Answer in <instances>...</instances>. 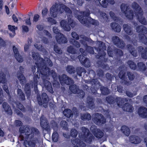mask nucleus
<instances>
[{
    "label": "nucleus",
    "mask_w": 147,
    "mask_h": 147,
    "mask_svg": "<svg viewBox=\"0 0 147 147\" xmlns=\"http://www.w3.org/2000/svg\"><path fill=\"white\" fill-rule=\"evenodd\" d=\"M32 57L36 62L35 64L37 66V71L34 74L33 81H31L30 83H27L25 84L24 91L27 98H29L31 94V88H32L34 86V90L35 94L37 95V100L38 104L42 105V104L40 92L38 88V79L40 78L39 71L41 69L43 68L47 65L45 60L41 57L38 53L32 52Z\"/></svg>",
    "instance_id": "nucleus-1"
},
{
    "label": "nucleus",
    "mask_w": 147,
    "mask_h": 147,
    "mask_svg": "<svg viewBox=\"0 0 147 147\" xmlns=\"http://www.w3.org/2000/svg\"><path fill=\"white\" fill-rule=\"evenodd\" d=\"M82 134L79 135L80 139L77 138L74 140L76 146L79 147L85 146L86 145L83 141L86 143H90L92 142L93 137L88 128L83 127L82 128Z\"/></svg>",
    "instance_id": "nucleus-2"
},
{
    "label": "nucleus",
    "mask_w": 147,
    "mask_h": 147,
    "mask_svg": "<svg viewBox=\"0 0 147 147\" xmlns=\"http://www.w3.org/2000/svg\"><path fill=\"white\" fill-rule=\"evenodd\" d=\"M131 7L135 12V15L138 21L143 25H146L147 21L143 16V11L140 5L136 2L134 1L131 4Z\"/></svg>",
    "instance_id": "nucleus-3"
},
{
    "label": "nucleus",
    "mask_w": 147,
    "mask_h": 147,
    "mask_svg": "<svg viewBox=\"0 0 147 147\" xmlns=\"http://www.w3.org/2000/svg\"><path fill=\"white\" fill-rule=\"evenodd\" d=\"M50 68L47 65L43 68L41 69L39 71L40 77H41L42 80H45L51 75L54 80L58 79V76L57 73L53 70L51 71Z\"/></svg>",
    "instance_id": "nucleus-4"
},
{
    "label": "nucleus",
    "mask_w": 147,
    "mask_h": 147,
    "mask_svg": "<svg viewBox=\"0 0 147 147\" xmlns=\"http://www.w3.org/2000/svg\"><path fill=\"white\" fill-rule=\"evenodd\" d=\"M61 7L66 13L70 14L72 13L71 11L67 6L63 5L61 7V6L59 7V5L57 3H55V5H53L50 8V13L51 16L54 18L57 17L58 12L61 10Z\"/></svg>",
    "instance_id": "nucleus-5"
},
{
    "label": "nucleus",
    "mask_w": 147,
    "mask_h": 147,
    "mask_svg": "<svg viewBox=\"0 0 147 147\" xmlns=\"http://www.w3.org/2000/svg\"><path fill=\"white\" fill-rule=\"evenodd\" d=\"M106 100L109 104H114L116 102L117 105L120 107H121L125 102L128 101V99L127 98H123L116 96L115 98L112 95H109L106 98Z\"/></svg>",
    "instance_id": "nucleus-6"
},
{
    "label": "nucleus",
    "mask_w": 147,
    "mask_h": 147,
    "mask_svg": "<svg viewBox=\"0 0 147 147\" xmlns=\"http://www.w3.org/2000/svg\"><path fill=\"white\" fill-rule=\"evenodd\" d=\"M96 49L98 51V55H96V57L98 59H101V61H98L97 63L99 66L103 69H105L106 68L107 65L105 64L103 62H106L108 60V59L105 58L106 53L104 51L102 50L100 47L96 48Z\"/></svg>",
    "instance_id": "nucleus-7"
},
{
    "label": "nucleus",
    "mask_w": 147,
    "mask_h": 147,
    "mask_svg": "<svg viewBox=\"0 0 147 147\" xmlns=\"http://www.w3.org/2000/svg\"><path fill=\"white\" fill-rule=\"evenodd\" d=\"M77 18L82 24H85L87 26H89L90 24L94 26H97L99 24L98 21L90 17L89 20L87 18H84L82 15H78L77 16Z\"/></svg>",
    "instance_id": "nucleus-8"
},
{
    "label": "nucleus",
    "mask_w": 147,
    "mask_h": 147,
    "mask_svg": "<svg viewBox=\"0 0 147 147\" xmlns=\"http://www.w3.org/2000/svg\"><path fill=\"white\" fill-rule=\"evenodd\" d=\"M120 7L121 11L128 19L129 20L133 19L134 16L133 11L130 9L128 5L125 3H122Z\"/></svg>",
    "instance_id": "nucleus-9"
},
{
    "label": "nucleus",
    "mask_w": 147,
    "mask_h": 147,
    "mask_svg": "<svg viewBox=\"0 0 147 147\" xmlns=\"http://www.w3.org/2000/svg\"><path fill=\"white\" fill-rule=\"evenodd\" d=\"M19 137L21 141H24V144L26 147H34L35 146V143L33 140L32 141V140H33L34 137L32 138L30 136L24 137L23 135L20 134Z\"/></svg>",
    "instance_id": "nucleus-10"
},
{
    "label": "nucleus",
    "mask_w": 147,
    "mask_h": 147,
    "mask_svg": "<svg viewBox=\"0 0 147 147\" xmlns=\"http://www.w3.org/2000/svg\"><path fill=\"white\" fill-rule=\"evenodd\" d=\"M92 120L95 124L98 125H102L106 122V119L103 115L99 113H95Z\"/></svg>",
    "instance_id": "nucleus-11"
},
{
    "label": "nucleus",
    "mask_w": 147,
    "mask_h": 147,
    "mask_svg": "<svg viewBox=\"0 0 147 147\" xmlns=\"http://www.w3.org/2000/svg\"><path fill=\"white\" fill-rule=\"evenodd\" d=\"M24 126H20L19 129V131L20 134L25 133V136L24 137H28L29 136L32 137L34 136V132L32 129L28 127H26L24 128Z\"/></svg>",
    "instance_id": "nucleus-12"
},
{
    "label": "nucleus",
    "mask_w": 147,
    "mask_h": 147,
    "mask_svg": "<svg viewBox=\"0 0 147 147\" xmlns=\"http://www.w3.org/2000/svg\"><path fill=\"white\" fill-rule=\"evenodd\" d=\"M61 26L65 31H69L71 30V27L72 28L74 26V23L72 21L69 23V22H67V21L64 20H61L60 22Z\"/></svg>",
    "instance_id": "nucleus-13"
},
{
    "label": "nucleus",
    "mask_w": 147,
    "mask_h": 147,
    "mask_svg": "<svg viewBox=\"0 0 147 147\" xmlns=\"http://www.w3.org/2000/svg\"><path fill=\"white\" fill-rule=\"evenodd\" d=\"M112 40L114 45L117 47L123 49L125 47V45L124 41L117 36H113L112 38Z\"/></svg>",
    "instance_id": "nucleus-14"
},
{
    "label": "nucleus",
    "mask_w": 147,
    "mask_h": 147,
    "mask_svg": "<svg viewBox=\"0 0 147 147\" xmlns=\"http://www.w3.org/2000/svg\"><path fill=\"white\" fill-rule=\"evenodd\" d=\"M40 125L43 130H45L48 132H50V127L47 121L44 118V117L40 118Z\"/></svg>",
    "instance_id": "nucleus-15"
},
{
    "label": "nucleus",
    "mask_w": 147,
    "mask_h": 147,
    "mask_svg": "<svg viewBox=\"0 0 147 147\" xmlns=\"http://www.w3.org/2000/svg\"><path fill=\"white\" fill-rule=\"evenodd\" d=\"M78 58L81 63L84 66L87 67H90V63L88 58H86L82 55L78 56Z\"/></svg>",
    "instance_id": "nucleus-16"
},
{
    "label": "nucleus",
    "mask_w": 147,
    "mask_h": 147,
    "mask_svg": "<svg viewBox=\"0 0 147 147\" xmlns=\"http://www.w3.org/2000/svg\"><path fill=\"white\" fill-rule=\"evenodd\" d=\"M138 52L139 55H140L142 58L147 59V47L144 48L141 46H139L137 48Z\"/></svg>",
    "instance_id": "nucleus-17"
},
{
    "label": "nucleus",
    "mask_w": 147,
    "mask_h": 147,
    "mask_svg": "<svg viewBox=\"0 0 147 147\" xmlns=\"http://www.w3.org/2000/svg\"><path fill=\"white\" fill-rule=\"evenodd\" d=\"M55 37L57 41L59 44H65L67 42V38L62 33H60V34L57 35Z\"/></svg>",
    "instance_id": "nucleus-18"
},
{
    "label": "nucleus",
    "mask_w": 147,
    "mask_h": 147,
    "mask_svg": "<svg viewBox=\"0 0 147 147\" xmlns=\"http://www.w3.org/2000/svg\"><path fill=\"white\" fill-rule=\"evenodd\" d=\"M13 49L16 59L20 63L22 62L23 61L22 57L20 55L18 49L15 46H13Z\"/></svg>",
    "instance_id": "nucleus-19"
},
{
    "label": "nucleus",
    "mask_w": 147,
    "mask_h": 147,
    "mask_svg": "<svg viewBox=\"0 0 147 147\" xmlns=\"http://www.w3.org/2000/svg\"><path fill=\"white\" fill-rule=\"evenodd\" d=\"M138 113L139 115L143 118H147V108L141 107L138 109Z\"/></svg>",
    "instance_id": "nucleus-20"
},
{
    "label": "nucleus",
    "mask_w": 147,
    "mask_h": 147,
    "mask_svg": "<svg viewBox=\"0 0 147 147\" xmlns=\"http://www.w3.org/2000/svg\"><path fill=\"white\" fill-rule=\"evenodd\" d=\"M87 104L88 107L90 109H94L95 107L94 99L92 97H88L87 98Z\"/></svg>",
    "instance_id": "nucleus-21"
},
{
    "label": "nucleus",
    "mask_w": 147,
    "mask_h": 147,
    "mask_svg": "<svg viewBox=\"0 0 147 147\" xmlns=\"http://www.w3.org/2000/svg\"><path fill=\"white\" fill-rule=\"evenodd\" d=\"M129 141L132 144H136L141 142V140L137 136L132 135L129 137Z\"/></svg>",
    "instance_id": "nucleus-22"
},
{
    "label": "nucleus",
    "mask_w": 147,
    "mask_h": 147,
    "mask_svg": "<svg viewBox=\"0 0 147 147\" xmlns=\"http://www.w3.org/2000/svg\"><path fill=\"white\" fill-rule=\"evenodd\" d=\"M2 106L5 112L8 115H12V111L11 108L7 103L5 102H3Z\"/></svg>",
    "instance_id": "nucleus-23"
},
{
    "label": "nucleus",
    "mask_w": 147,
    "mask_h": 147,
    "mask_svg": "<svg viewBox=\"0 0 147 147\" xmlns=\"http://www.w3.org/2000/svg\"><path fill=\"white\" fill-rule=\"evenodd\" d=\"M124 104L121 107H122V109L124 111L131 113L133 112L134 110V108L129 103H127Z\"/></svg>",
    "instance_id": "nucleus-24"
},
{
    "label": "nucleus",
    "mask_w": 147,
    "mask_h": 147,
    "mask_svg": "<svg viewBox=\"0 0 147 147\" xmlns=\"http://www.w3.org/2000/svg\"><path fill=\"white\" fill-rule=\"evenodd\" d=\"M123 29L126 33L129 35H131L133 34L132 28L127 24H124L123 25Z\"/></svg>",
    "instance_id": "nucleus-25"
},
{
    "label": "nucleus",
    "mask_w": 147,
    "mask_h": 147,
    "mask_svg": "<svg viewBox=\"0 0 147 147\" xmlns=\"http://www.w3.org/2000/svg\"><path fill=\"white\" fill-rule=\"evenodd\" d=\"M127 47L129 52L134 57H137L138 53L135 48L130 44L127 45Z\"/></svg>",
    "instance_id": "nucleus-26"
},
{
    "label": "nucleus",
    "mask_w": 147,
    "mask_h": 147,
    "mask_svg": "<svg viewBox=\"0 0 147 147\" xmlns=\"http://www.w3.org/2000/svg\"><path fill=\"white\" fill-rule=\"evenodd\" d=\"M17 77L19 80L20 84L23 86L26 82V79L24 75L22 73L17 74Z\"/></svg>",
    "instance_id": "nucleus-27"
},
{
    "label": "nucleus",
    "mask_w": 147,
    "mask_h": 147,
    "mask_svg": "<svg viewBox=\"0 0 147 147\" xmlns=\"http://www.w3.org/2000/svg\"><path fill=\"white\" fill-rule=\"evenodd\" d=\"M17 96L19 99L21 101H23L26 100L25 96L22 90L19 88L17 90Z\"/></svg>",
    "instance_id": "nucleus-28"
},
{
    "label": "nucleus",
    "mask_w": 147,
    "mask_h": 147,
    "mask_svg": "<svg viewBox=\"0 0 147 147\" xmlns=\"http://www.w3.org/2000/svg\"><path fill=\"white\" fill-rule=\"evenodd\" d=\"M111 26L112 29L116 32H120L121 30L120 26L116 22H112Z\"/></svg>",
    "instance_id": "nucleus-29"
},
{
    "label": "nucleus",
    "mask_w": 147,
    "mask_h": 147,
    "mask_svg": "<svg viewBox=\"0 0 147 147\" xmlns=\"http://www.w3.org/2000/svg\"><path fill=\"white\" fill-rule=\"evenodd\" d=\"M111 26L112 29L116 32H120L121 30L120 26L116 22H112Z\"/></svg>",
    "instance_id": "nucleus-30"
},
{
    "label": "nucleus",
    "mask_w": 147,
    "mask_h": 147,
    "mask_svg": "<svg viewBox=\"0 0 147 147\" xmlns=\"http://www.w3.org/2000/svg\"><path fill=\"white\" fill-rule=\"evenodd\" d=\"M137 67L139 71L143 72H145L147 69L145 64L142 62H139L137 63Z\"/></svg>",
    "instance_id": "nucleus-31"
},
{
    "label": "nucleus",
    "mask_w": 147,
    "mask_h": 147,
    "mask_svg": "<svg viewBox=\"0 0 147 147\" xmlns=\"http://www.w3.org/2000/svg\"><path fill=\"white\" fill-rule=\"evenodd\" d=\"M80 41L82 44L86 47V49L88 52L90 53H94V51L91 47L88 46L87 44L84 40H80Z\"/></svg>",
    "instance_id": "nucleus-32"
},
{
    "label": "nucleus",
    "mask_w": 147,
    "mask_h": 147,
    "mask_svg": "<svg viewBox=\"0 0 147 147\" xmlns=\"http://www.w3.org/2000/svg\"><path fill=\"white\" fill-rule=\"evenodd\" d=\"M121 130L125 136H128L130 133L129 128L126 125H123L121 127Z\"/></svg>",
    "instance_id": "nucleus-33"
},
{
    "label": "nucleus",
    "mask_w": 147,
    "mask_h": 147,
    "mask_svg": "<svg viewBox=\"0 0 147 147\" xmlns=\"http://www.w3.org/2000/svg\"><path fill=\"white\" fill-rule=\"evenodd\" d=\"M64 115L68 118H69L73 116V114L71 110L69 109H66L63 111Z\"/></svg>",
    "instance_id": "nucleus-34"
},
{
    "label": "nucleus",
    "mask_w": 147,
    "mask_h": 147,
    "mask_svg": "<svg viewBox=\"0 0 147 147\" xmlns=\"http://www.w3.org/2000/svg\"><path fill=\"white\" fill-rule=\"evenodd\" d=\"M81 119L83 121H89L91 119V116L88 113L81 114Z\"/></svg>",
    "instance_id": "nucleus-35"
},
{
    "label": "nucleus",
    "mask_w": 147,
    "mask_h": 147,
    "mask_svg": "<svg viewBox=\"0 0 147 147\" xmlns=\"http://www.w3.org/2000/svg\"><path fill=\"white\" fill-rule=\"evenodd\" d=\"M129 67L131 69L135 70L137 68V65L133 61L129 60L127 62Z\"/></svg>",
    "instance_id": "nucleus-36"
},
{
    "label": "nucleus",
    "mask_w": 147,
    "mask_h": 147,
    "mask_svg": "<svg viewBox=\"0 0 147 147\" xmlns=\"http://www.w3.org/2000/svg\"><path fill=\"white\" fill-rule=\"evenodd\" d=\"M101 93L104 95H107L110 92V90L107 87L101 86L100 88Z\"/></svg>",
    "instance_id": "nucleus-37"
},
{
    "label": "nucleus",
    "mask_w": 147,
    "mask_h": 147,
    "mask_svg": "<svg viewBox=\"0 0 147 147\" xmlns=\"http://www.w3.org/2000/svg\"><path fill=\"white\" fill-rule=\"evenodd\" d=\"M67 72L70 74H74L76 71L75 67L71 65H67L66 68Z\"/></svg>",
    "instance_id": "nucleus-38"
},
{
    "label": "nucleus",
    "mask_w": 147,
    "mask_h": 147,
    "mask_svg": "<svg viewBox=\"0 0 147 147\" xmlns=\"http://www.w3.org/2000/svg\"><path fill=\"white\" fill-rule=\"evenodd\" d=\"M125 71L123 70H120L118 74V76L119 78L122 80L127 82L126 81H125Z\"/></svg>",
    "instance_id": "nucleus-39"
},
{
    "label": "nucleus",
    "mask_w": 147,
    "mask_h": 147,
    "mask_svg": "<svg viewBox=\"0 0 147 147\" xmlns=\"http://www.w3.org/2000/svg\"><path fill=\"white\" fill-rule=\"evenodd\" d=\"M67 76L65 74H63L61 76H59L58 77L61 84H65Z\"/></svg>",
    "instance_id": "nucleus-40"
},
{
    "label": "nucleus",
    "mask_w": 147,
    "mask_h": 147,
    "mask_svg": "<svg viewBox=\"0 0 147 147\" xmlns=\"http://www.w3.org/2000/svg\"><path fill=\"white\" fill-rule=\"evenodd\" d=\"M6 80V75L2 72H0V83H5Z\"/></svg>",
    "instance_id": "nucleus-41"
},
{
    "label": "nucleus",
    "mask_w": 147,
    "mask_h": 147,
    "mask_svg": "<svg viewBox=\"0 0 147 147\" xmlns=\"http://www.w3.org/2000/svg\"><path fill=\"white\" fill-rule=\"evenodd\" d=\"M69 89L70 91L74 94H76L78 92V88L76 85L73 84L69 86Z\"/></svg>",
    "instance_id": "nucleus-42"
},
{
    "label": "nucleus",
    "mask_w": 147,
    "mask_h": 147,
    "mask_svg": "<svg viewBox=\"0 0 147 147\" xmlns=\"http://www.w3.org/2000/svg\"><path fill=\"white\" fill-rule=\"evenodd\" d=\"M57 131L55 130L53 132L52 136L53 141L55 142H56L58 141L59 138V135Z\"/></svg>",
    "instance_id": "nucleus-43"
},
{
    "label": "nucleus",
    "mask_w": 147,
    "mask_h": 147,
    "mask_svg": "<svg viewBox=\"0 0 147 147\" xmlns=\"http://www.w3.org/2000/svg\"><path fill=\"white\" fill-rule=\"evenodd\" d=\"M83 72H86V70L82 67H78L76 69V72L77 75L79 76H82V73Z\"/></svg>",
    "instance_id": "nucleus-44"
},
{
    "label": "nucleus",
    "mask_w": 147,
    "mask_h": 147,
    "mask_svg": "<svg viewBox=\"0 0 147 147\" xmlns=\"http://www.w3.org/2000/svg\"><path fill=\"white\" fill-rule=\"evenodd\" d=\"M60 126L62 127L63 129L67 130L68 128V123L65 120H62L61 121L60 123Z\"/></svg>",
    "instance_id": "nucleus-45"
},
{
    "label": "nucleus",
    "mask_w": 147,
    "mask_h": 147,
    "mask_svg": "<svg viewBox=\"0 0 147 147\" xmlns=\"http://www.w3.org/2000/svg\"><path fill=\"white\" fill-rule=\"evenodd\" d=\"M114 53L118 57H120L123 55V53L122 50L120 49H117L114 50Z\"/></svg>",
    "instance_id": "nucleus-46"
},
{
    "label": "nucleus",
    "mask_w": 147,
    "mask_h": 147,
    "mask_svg": "<svg viewBox=\"0 0 147 147\" xmlns=\"http://www.w3.org/2000/svg\"><path fill=\"white\" fill-rule=\"evenodd\" d=\"M104 134L103 132L100 129H99L94 135L96 138L100 139L103 136Z\"/></svg>",
    "instance_id": "nucleus-47"
},
{
    "label": "nucleus",
    "mask_w": 147,
    "mask_h": 147,
    "mask_svg": "<svg viewBox=\"0 0 147 147\" xmlns=\"http://www.w3.org/2000/svg\"><path fill=\"white\" fill-rule=\"evenodd\" d=\"M78 131L75 128H72L71 130L70 135L73 138H76L78 135Z\"/></svg>",
    "instance_id": "nucleus-48"
},
{
    "label": "nucleus",
    "mask_w": 147,
    "mask_h": 147,
    "mask_svg": "<svg viewBox=\"0 0 147 147\" xmlns=\"http://www.w3.org/2000/svg\"><path fill=\"white\" fill-rule=\"evenodd\" d=\"M100 14L103 18L104 22H107L108 21L109 17L105 13L102 11H101L100 13Z\"/></svg>",
    "instance_id": "nucleus-49"
},
{
    "label": "nucleus",
    "mask_w": 147,
    "mask_h": 147,
    "mask_svg": "<svg viewBox=\"0 0 147 147\" xmlns=\"http://www.w3.org/2000/svg\"><path fill=\"white\" fill-rule=\"evenodd\" d=\"M54 50L57 53L61 55L62 54V51L60 48L57 45H54Z\"/></svg>",
    "instance_id": "nucleus-50"
},
{
    "label": "nucleus",
    "mask_w": 147,
    "mask_h": 147,
    "mask_svg": "<svg viewBox=\"0 0 147 147\" xmlns=\"http://www.w3.org/2000/svg\"><path fill=\"white\" fill-rule=\"evenodd\" d=\"M127 74L129 80L130 81L134 80L135 77L134 74L130 71H127Z\"/></svg>",
    "instance_id": "nucleus-51"
},
{
    "label": "nucleus",
    "mask_w": 147,
    "mask_h": 147,
    "mask_svg": "<svg viewBox=\"0 0 147 147\" xmlns=\"http://www.w3.org/2000/svg\"><path fill=\"white\" fill-rule=\"evenodd\" d=\"M41 97L43 102V104H46L47 101V98H48V96L46 93L45 92L43 93L41 95Z\"/></svg>",
    "instance_id": "nucleus-52"
},
{
    "label": "nucleus",
    "mask_w": 147,
    "mask_h": 147,
    "mask_svg": "<svg viewBox=\"0 0 147 147\" xmlns=\"http://www.w3.org/2000/svg\"><path fill=\"white\" fill-rule=\"evenodd\" d=\"M99 129L97 128V126L95 125H92L90 127V130L94 135L97 132Z\"/></svg>",
    "instance_id": "nucleus-53"
},
{
    "label": "nucleus",
    "mask_w": 147,
    "mask_h": 147,
    "mask_svg": "<svg viewBox=\"0 0 147 147\" xmlns=\"http://www.w3.org/2000/svg\"><path fill=\"white\" fill-rule=\"evenodd\" d=\"M67 50V52L70 53L74 54L76 53V51L74 48L71 46L68 47Z\"/></svg>",
    "instance_id": "nucleus-54"
},
{
    "label": "nucleus",
    "mask_w": 147,
    "mask_h": 147,
    "mask_svg": "<svg viewBox=\"0 0 147 147\" xmlns=\"http://www.w3.org/2000/svg\"><path fill=\"white\" fill-rule=\"evenodd\" d=\"M51 126L54 130L57 131L58 129V125L57 123L55 121H53L51 123Z\"/></svg>",
    "instance_id": "nucleus-55"
},
{
    "label": "nucleus",
    "mask_w": 147,
    "mask_h": 147,
    "mask_svg": "<svg viewBox=\"0 0 147 147\" xmlns=\"http://www.w3.org/2000/svg\"><path fill=\"white\" fill-rule=\"evenodd\" d=\"M82 14L83 15L82 16L84 18H87V17H88L90 16V11L89 9H88L87 11H83L82 12Z\"/></svg>",
    "instance_id": "nucleus-56"
},
{
    "label": "nucleus",
    "mask_w": 147,
    "mask_h": 147,
    "mask_svg": "<svg viewBox=\"0 0 147 147\" xmlns=\"http://www.w3.org/2000/svg\"><path fill=\"white\" fill-rule=\"evenodd\" d=\"M16 106L21 111L24 110L25 109L23 105L20 102H17L16 103Z\"/></svg>",
    "instance_id": "nucleus-57"
},
{
    "label": "nucleus",
    "mask_w": 147,
    "mask_h": 147,
    "mask_svg": "<svg viewBox=\"0 0 147 147\" xmlns=\"http://www.w3.org/2000/svg\"><path fill=\"white\" fill-rule=\"evenodd\" d=\"M71 36L73 38L76 40H78L79 39V36L78 34L75 32H73L71 33Z\"/></svg>",
    "instance_id": "nucleus-58"
},
{
    "label": "nucleus",
    "mask_w": 147,
    "mask_h": 147,
    "mask_svg": "<svg viewBox=\"0 0 147 147\" xmlns=\"http://www.w3.org/2000/svg\"><path fill=\"white\" fill-rule=\"evenodd\" d=\"M74 82L73 80L69 77H67V79L65 84L67 85H69L71 84L74 83Z\"/></svg>",
    "instance_id": "nucleus-59"
},
{
    "label": "nucleus",
    "mask_w": 147,
    "mask_h": 147,
    "mask_svg": "<svg viewBox=\"0 0 147 147\" xmlns=\"http://www.w3.org/2000/svg\"><path fill=\"white\" fill-rule=\"evenodd\" d=\"M92 83L95 86L98 85L99 86H101L100 83L96 79H93L92 81Z\"/></svg>",
    "instance_id": "nucleus-60"
},
{
    "label": "nucleus",
    "mask_w": 147,
    "mask_h": 147,
    "mask_svg": "<svg viewBox=\"0 0 147 147\" xmlns=\"http://www.w3.org/2000/svg\"><path fill=\"white\" fill-rule=\"evenodd\" d=\"M107 53L110 57H113L114 56V51L112 49H108Z\"/></svg>",
    "instance_id": "nucleus-61"
},
{
    "label": "nucleus",
    "mask_w": 147,
    "mask_h": 147,
    "mask_svg": "<svg viewBox=\"0 0 147 147\" xmlns=\"http://www.w3.org/2000/svg\"><path fill=\"white\" fill-rule=\"evenodd\" d=\"M78 94V95L79 97L80 98H83L85 95V93L82 90H80L79 92L78 93V92L77 93Z\"/></svg>",
    "instance_id": "nucleus-62"
},
{
    "label": "nucleus",
    "mask_w": 147,
    "mask_h": 147,
    "mask_svg": "<svg viewBox=\"0 0 147 147\" xmlns=\"http://www.w3.org/2000/svg\"><path fill=\"white\" fill-rule=\"evenodd\" d=\"M48 21L50 22L52 24H56V21L51 17H49L47 19Z\"/></svg>",
    "instance_id": "nucleus-63"
},
{
    "label": "nucleus",
    "mask_w": 147,
    "mask_h": 147,
    "mask_svg": "<svg viewBox=\"0 0 147 147\" xmlns=\"http://www.w3.org/2000/svg\"><path fill=\"white\" fill-rule=\"evenodd\" d=\"M53 30L54 33L57 34V35L60 34V33H61L60 32L59 30L58 29V28L56 27H54L53 28Z\"/></svg>",
    "instance_id": "nucleus-64"
}]
</instances>
